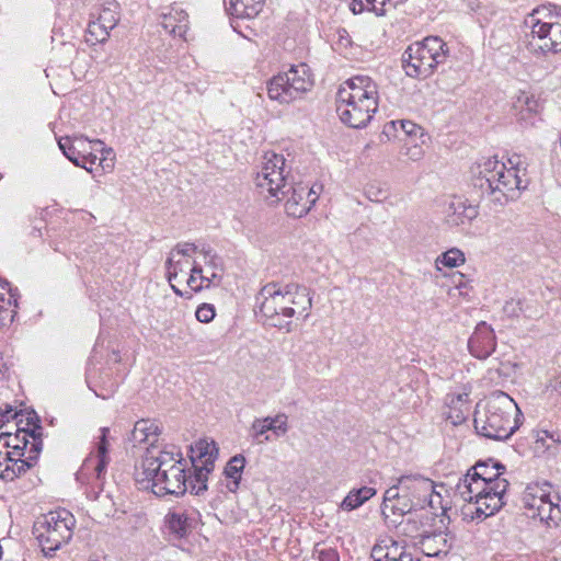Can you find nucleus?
I'll use <instances>...</instances> for the list:
<instances>
[{
  "instance_id": "1",
  "label": "nucleus",
  "mask_w": 561,
  "mask_h": 561,
  "mask_svg": "<svg viewBox=\"0 0 561 561\" xmlns=\"http://www.w3.org/2000/svg\"><path fill=\"white\" fill-rule=\"evenodd\" d=\"M505 467L493 459L479 461L459 478L455 485V496L468 504L465 516L471 519H484L494 515L505 504L504 496L508 481L501 476Z\"/></svg>"
},
{
  "instance_id": "2",
  "label": "nucleus",
  "mask_w": 561,
  "mask_h": 561,
  "mask_svg": "<svg viewBox=\"0 0 561 561\" xmlns=\"http://www.w3.org/2000/svg\"><path fill=\"white\" fill-rule=\"evenodd\" d=\"M256 304L265 324L291 332L293 319L306 320L310 316L312 295L298 283L270 282L260 289Z\"/></svg>"
},
{
  "instance_id": "3",
  "label": "nucleus",
  "mask_w": 561,
  "mask_h": 561,
  "mask_svg": "<svg viewBox=\"0 0 561 561\" xmlns=\"http://www.w3.org/2000/svg\"><path fill=\"white\" fill-rule=\"evenodd\" d=\"M479 168L477 185L501 204L516 199L528 186L527 163L519 154H513L506 162L488 158Z\"/></svg>"
},
{
  "instance_id": "4",
  "label": "nucleus",
  "mask_w": 561,
  "mask_h": 561,
  "mask_svg": "<svg viewBox=\"0 0 561 561\" xmlns=\"http://www.w3.org/2000/svg\"><path fill=\"white\" fill-rule=\"evenodd\" d=\"M378 87L368 76L347 79L336 92V113L352 128H363L378 110Z\"/></svg>"
},
{
  "instance_id": "5",
  "label": "nucleus",
  "mask_w": 561,
  "mask_h": 561,
  "mask_svg": "<svg viewBox=\"0 0 561 561\" xmlns=\"http://www.w3.org/2000/svg\"><path fill=\"white\" fill-rule=\"evenodd\" d=\"M522 420L517 403L507 393L494 391L476 405L473 424L479 435L505 440L520 426Z\"/></svg>"
},
{
  "instance_id": "6",
  "label": "nucleus",
  "mask_w": 561,
  "mask_h": 561,
  "mask_svg": "<svg viewBox=\"0 0 561 561\" xmlns=\"http://www.w3.org/2000/svg\"><path fill=\"white\" fill-rule=\"evenodd\" d=\"M530 28L526 48L535 57L561 53V13L556 5H540L525 19Z\"/></svg>"
},
{
  "instance_id": "7",
  "label": "nucleus",
  "mask_w": 561,
  "mask_h": 561,
  "mask_svg": "<svg viewBox=\"0 0 561 561\" xmlns=\"http://www.w3.org/2000/svg\"><path fill=\"white\" fill-rule=\"evenodd\" d=\"M75 526L76 518L67 510L51 511L38 516L33 525V535L44 557L53 558L57 550L67 545L73 536Z\"/></svg>"
},
{
  "instance_id": "8",
  "label": "nucleus",
  "mask_w": 561,
  "mask_h": 561,
  "mask_svg": "<svg viewBox=\"0 0 561 561\" xmlns=\"http://www.w3.org/2000/svg\"><path fill=\"white\" fill-rule=\"evenodd\" d=\"M446 43L437 36L425 37L411 44L402 55V67L407 76L415 79L428 78L438 65L447 59Z\"/></svg>"
},
{
  "instance_id": "9",
  "label": "nucleus",
  "mask_w": 561,
  "mask_h": 561,
  "mask_svg": "<svg viewBox=\"0 0 561 561\" xmlns=\"http://www.w3.org/2000/svg\"><path fill=\"white\" fill-rule=\"evenodd\" d=\"M181 449L173 444H151L146 448L139 467H136V480L152 484L163 473L185 466Z\"/></svg>"
},
{
  "instance_id": "10",
  "label": "nucleus",
  "mask_w": 561,
  "mask_h": 561,
  "mask_svg": "<svg viewBox=\"0 0 561 561\" xmlns=\"http://www.w3.org/2000/svg\"><path fill=\"white\" fill-rule=\"evenodd\" d=\"M552 485L545 482L530 483L523 494L524 507L531 518H539L549 527L561 523V499L551 495Z\"/></svg>"
},
{
  "instance_id": "11",
  "label": "nucleus",
  "mask_w": 561,
  "mask_h": 561,
  "mask_svg": "<svg viewBox=\"0 0 561 561\" xmlns=\"http://www.w3.org/2000/svg\"><path fill=\"white\" fill-rule=\"evenodd\" d=\"M313 84L306 64L291 66L284 73L274 76L267 83V95L279 103H290L309 91Z\"/></svg>"
},
{
  "instance_id": "12",
  "label": "nucleus",
  "mask_w": 561,
  "mask_h": 561,
  "mask_svg": "<svg viewBox=\"0 0 561 561\" xmlns=\"http://www.w3.org/2000/svg\"><path fill=\"white\" fill-rule=\"evenodd\" d=\"M100 432L101 435L99 436L95 450L90 453L77 472L78 481L92 484V490L87 493L91 500L99 499V492L95 489H102L106 467L110 463L108 443L106 439L108 428L102 427Z\"/></svg>"
},
{
  "instance_id": "13",
  "label": "nucleus",
  "mask_w": 561,
  "mask_h": 561,
  "mask_svg": "<svg viewBox=\"0 0 561 561\" xmlns=\"http://www.w3.org/2000/svg\"><path fill=\"white\" fill-rule=\"evenodd\" d=\"M288 171L283 154L268 151L263 157L262 168L255 178V184L261 194L267 193L275 202L280 201L286 186Z\"/></svg>"
},
{
  "instance_id": "14",
  "label": "nucleus",
  "mask_w": 561,
  "mask_h": 561,
  "mask_svg": "<svg viewBox=\"0 0 561 561\" xmlns=\"http://www.w3.org/2000/svg\"><path fill=\"white\" fill-rule=\"evenodd\" d=\"M399 486L402 492V499H410L416 505H420V508H424L426 505L433 510L438 507L445 508L442 505L440 493L436 491V485L428 478L419 473L401 476L399 478Z\"/></svg>"
},
{
  "instance_id": "15",
  "label": "nucleus",
  "mask_w": 561,
  "mask_h": 561,
  "mask_svg": "<svg viewBox=\"0 0 561 561\" xmlns=\"http://www.w3.org/2000/svg\"><path fill=\"white\" fill-rule=\"evenodd\" d=\"M218 456V448L215 442H207L205 439L197 442L191 447V463L195 472V481L197 484H192V493L201 495L207 490L208 476L214 470V463Z\"/></svg>"
},
{
  "instance_id": "16",
  "label": "nucleus",
  "mask_w": 561,
  "mask_h": 561,
  "mask_svg": "<svg viewBox=\"0 0 561 561\" xmlns=\"http://www.w3.org/2000/svg\"><path fill=\"white\" fill-rule=\"evenodd\" d=\"M91 20L87 30V43L95 45L104 43L110 36V32L119 22V3L116 0H108L95 8L90 14Z\"/></svg>"
},
{
  "instance_id": "17",
  "label": "nucleus",
  "mask_w": 561,
  "mask_h": 561,
  "mask_svg": "<svg viewBox=\"0 0 561 561\" xmlns=\"http://www.w3.org/2000/svg\"><path fill=\"white\" fill-rule=\"evenodd\" d=\"M192 484L195 481V472L187 474V463L180 468L171 470L170 473H163L161 478L154 479L151 490L157 496L174 495L182 496L187 490L192 492Z\"/></svg>"
},
{
  "instance_id": "18",
  "label": "nucleus",
  "mask_w": 561,
  "mask_h": 561,
  "mask_svg": "<svg viewBox=\"0 0 561 561\" xmlns=\"http://www.w3.org/2000/svg\"><path fill=\"white\" fill-rule=\"evenodd\" d=\"M41 427L32 431L18 430L15 434L9 432L0 433V447L11 448L10 453L21 457L24 455L23 450H27L31 460H37L42 450V438L39 431Z\"/></svg>"
},
{
  "instance_id": "19",
  "label": "nucleus",
  "mask_w": 561,
  "mask_h": 561,
  "mask_svg": "<svg viewBox=\"0 0 561 561\" xmlns=\"http://www.w3.org/2000/svg\"><path fill=\"white\" fill-rule=\"evenodd\" d=\"M321 190V185H312L310 187L302 183L291 187V195L285 203L287 215L294 218H301L307 215L318 201Z\"/></svg>"
},
{
  "instance_id": "20",
  "label": "nucleus",
  "mask_w": 561,
  "mask_h": 561,
  "mask_svg": "<svg viewBox=\"0 0 561 561\" xmlns=\"http://www.w3.org/2000/svg\"><path fill=\"white\" fill-rule=\"evenodd\" d=\"M374 561H420L403 541H397L392 537L378 540L371 550Z\"/></svg>"
},
{
  "instance_id": "21",
  "label": "nucleus",
  "mask_w": 561,
  "mask_h": 561,
  "mask_svg": "<svg viewBox=\"0 0 561 561\" xmlns=\"http://www.w3.org/2000/svg\"><path fill=\"white\" fill-rule=\"evenodd\" d=\"M496 346L494 331L485 322H480L468 341V348L472 356L479 359L488 358Z\"/></svg>"
},
{
  "instance_id": "22",
  "label": "nucleus",
  "mask_w": 561,
  "mask_h": 561,
  "mask_svg": "<svg viewBox=\"0 0 561 561\" xmlns=\"http://www.w3.org/2000/svg\"><path fill=\"white\" fill-rule=\"evenodd\" d=\"M478 208L462 197H453L445 210V221L450 227L470 224L477 216Z\"/></svg>"
},
{
  "instance_id": "23",
  "label": "nucleus",
  "mask_w": 561,
  "mask_h": 561,
  "mask_svg": "<svg viewBox=\"0 0 561 561\" xmlns=\"http://www.w3.org/2000/svg\"><path fill=\"white\" fill-rule=\"evenodd\" d=\"M470 391L463 388L459 393H449L446 396L444 412L446 420L453 425L462 424L470 413Z\"/></svg>"
},
{
  "instance_id": "24",
  "label": "nucleus",
  "mask_w": 561,
  "mask_h": 561,
  "mask_svg": "<svg viewBox=\"0 0 561 561\" xmlns=\"http://www.w3.org/2000/svg\"><path fill=\"white\" fill-rule=\"evenodd\" d=\"M165 527L170 535L176 539L187 537L194 529L196 518L193 512L183 508L170 511L164 518Z\"/></svg>"
},
{
  "instance_id": "25",
  "label": "nucleus",
  "mask_w": 561,
  "mask_h": 561,
  "mask_svg": "<svg viewBox=\"0 0 561 561\" xmlns=\"http://www.w3.org/2000/svg\"><path fill=\"white\" fill-rule=\"evenodd\" d=\"M36 460H31L30 455L26 459H21L14 453H2L0 450V478L5 481H12L26 472L34 466Z\"/></svg>"
},
{
  "instance_id": "26",
  "label": "nucleus",
  "mask_w": 561,
  "mask_h": 561,
  "mask_svg": "<svg viewBox=\"0 0 561 561\" xmlns=\"http://www.w3.org/2000/svg\"><path fill=\"white\" fill-rule=\"evenodd\" d=\"M161 25L173 36L184 38L188 30V15L183 9L172 7L168 12L162 13Z\"/></svg>"
},
{
  "instance_id": "27",
  "label": "nucleus",
  "mask_w": 561,
  "mask_h": 561,
  "mask_svg": "<svg viewBox=\"0 0 561 561\" xmlns=\"http://www.w3.org/2000/svg\"><path fill=\"white\" fill-rule=\"evenodd\" d=\"M503 311L508 317H525L528 319H536L541 314L539 304L534 299L518 298L511 299L505 302Z\"/></svg>"
},
{
  "instance_id": "28",
  "label": "nucleus",
  "mask_w": 561,
  "mask_h": 561,
  "mask_svg": "<svg viewBox=\"0 0 561 561\" xmlns=\"http://www.w3.org/2000/svg\"><path fill=\"white\" fill-rule=\"evenodd\" d=\"M16 295L8 282L0 279V328L12 323L16 314Z\"/></svg>"
},
{
  "instance_id": "29",
  "label": "nucleus",
  "mask_w": 561,
  "mask_h": 561,
  "mask_svg": "<svg viewBox=\"0 0 561 561\" xmlns=\"http://www.w3.org/2000/svg\"><path fill=\"white\" fill-rule=\"evenodd\" d=\"M265 0H225L226 11L238 19H253L259 15Z\"/></svg>"
},
{
  "instance_id": "30",
  "label": "nucleus",
  "mask_w": 561,
  "mask_h": 561,
  "mask_svg": "<svg viewBox=\"0 0 561 561\" xmlns=\"http://www.w3.org/2000/svg\"><path fill=\"white\" fill-rule=\"evenodd\" d=\"M159 426L150 420H140L136 422L131 432V440L135 444H159L158 436L160 435Z\"/></svg>"
},
{
  "instance_id": "31",
  "label": "nucleus",
  "mask_w": 561,
  "mask_h": 561,
  "mask_svg": "<svg viewBox=\"0 0 561 561\" xmlns=\"http://www.w3.org/2000/svg\"><path fill=\"white\" fill-rule=\"evenodd\" d=\"M244 465L245 458L242 455H236L227 462L224 474L230 480L227 484L229 491L236 492L239 489Z\"/></svg>"
},
{
  "instance_id": "32",
  "label": "nucleus",
  "mask_w": 561,
  "mask_h": 561,
  "mask_svg": "<svg viewBox=\"0 0 561 561\" xmlns=\"http://www.w3.org/2000/svg\"><path fill=\"white\" fill-rule=\"evenodd\" d=\"M398 126H400L401 130L405 135V141L413 142L414 140H421V144H425L426 135H424L421 126L414 124L411 121H391L385 126V133H388L390 129L398 130Z\"/></svg>"
},
{
  "instance_id": "33",
  "label": "nucleus",
  "mask_w": 561,
  "mask_h": 561,
  "mask_svg": "<svg viewBox=\"0 0 561 561\" xmlns=\"http://www.w3.org/2000/svg\"><path fill=\"white\" fill-rule=\"evenodd\" d=\"M376 494V490L370 486L353 489L342 501L340 507L343 511H353L362 506L366 501Z\"/></svg>"
},
{
  "instance_id": "34",
  "label": "nucleus",
  "mask_w": 561,
  "mask_h": 561,
  "mask_svg": "<svg viewBox=\"0 0 561 561\" xmlns=\"http://www.w3.org/2000/svg\"><path fill=\"white\" fill-rule=\"evenodd\" d=\"M421 548L428 557H436L442 552H446L448 549L446 535L439 533L423 536L421 540Z\"/></svg>"
},
{
  "instance_id": "35",
  "label": "nucleus",
  "mask_w": 561,
  "mask_h": 561,
  "mask_svg": "<svg viewBox=\"0 0 561 561\" xmlns=\"http://www.w3.org/2000/svg\"><path fill=\"white\" fill-rule=\"evenodd\" d=\"M188 260L172 256L171 253L165 262L167 278L169 283L179 282L183 283L186 275V270L190 267Z\"/></svg>"
},
{
  "instance_id": "36",
  "label": "nucleus",
  "mask_w": 561,
  "mask_h": 561,
  "mask_svg": "<svg viewBox=\"0 0 561 561\" xmlns=\"http://www.w3.org/2000/svg\"><path fill=\"white\" fill-rule=\"evenodd\" d=\"M58 146L62 153L71 161L75 165L85 169L88 172H91L90 168H87L85 162L82 161V150L78 148V146L71 142L70 137L60 138L58 140Z\"/></svg>"
},
{
  "instance_id": "37",
  "label": "nucleus",
  "mask_w": 561,
  "mask_h": 561,
  "mask_svg": "<svg viewBox=\"0 0 561 561\" xmlns=\"http://www.w3.org/2000/svg\"><path fill=\"white\" fill-rule=\"evenodd\" d=\"M267 432H272L275 438L286 435L289 431L288 415L279 412L274 416L263 417Z\"/></svg>"
},
{
  "instance_id": "38",
  "label": "nucleus",
  "mask_w": 561,
  "mask_h": 561,
  "mask_svg": "<svg viewBox=\"0 0 561 561\" xmlns=\"http://www.w3.org/2000/svg\"><path fill=\"white\" fill-rule=\"evenodd\" d=\"M197 252L204 256V262H205L206 266H213L214 271L211 273L222 277V274H224L222 259L210 247H206V245H203L202 248L198 247Z\"/></svg>"
},
{
  "instance_id": "39",
  "label": "nucleus",
  "mask_w": 561,
  "mask_h": 561,
  "mask_svg": "<svg viewBox=\"0 0 561 561\" xmlns=\"http://www.w3.org/2000/svg\"><path fill=\"white\" fill-rule=\"evenodd\" d=\"M221 276H218L214 273H210L209 277H204L202 280H199V277L190 274L187 278H184L183 283L190 287L193 291H199L203 288H209L210 286H217L221 282Z\"/></svg>"
},
{
  "instance_id": "40",
  "label": "nucleus",
  "mask_w": 561,
  "mask_h": 561,
  "mask_svg": "<svg viewBox=\"0 0 561 561\" xmlns=\"http://www.w3.org/2000/svg\"><path fill=\"white\" fill-rule=\"evenodd\" d=\"M249 435L255 444H264L272 440L263 417H256L253 420L249 428Z\"/></svg>"
},
{
  "instance_id": "41",
  "label": "nucleus",
  "mask_w": 561,
  "mask_h": 561,
  "mask_svg": "<svg viewBox=\"0 0 561 561\" xmlns=\"http://www.w3.org/2000/svg\"><path fill=\"white\" fill-rule=\"evenodd\" d=\"M92 150L101 151L102 158H100V165L102 167L103 170L113 169L115 154H114V151L112 148L104 147L103 141L95 139V140H93Z\"/></svg>"
},
{
  "instance_id": "42",
  "label": "nucleus",
  "mask_w": 561,
  "mask_h": 561,
  "mask_svg": "<svg viewBox=\"0 0 561 561\" xmlns=\"http://www.w3.org/2000/svg\"><path fill=\"white\" fill-rule=\"evenodd\" d=\"M376 0H352L350 3V9L354 14L363 13L364 11L375 12L377 15H383L386 9L379 8L376 3Z\"/></svg>"
},
{
  "instance_id": "43",
  "label": "nucleus",
  "mask_w": 561,
  "mask_h": 561,
  "mask_svg": "<svg viewBox=\"0 0 561 561\" xmlns=\"http://www.w3.org/2000/svg\"><path fill=\"white\" fill-rule=\"evenodd\" d=\"M465 262V255L463 253L458 249H450L442 254L437 259V263H440L448 267H456L459 266Z\"/></svg>"
},
{
  "instance_id": "44",
  "label": "nucleus",
  "mask_w": 561,
  "mask_h": 561,
  "mask_svg": "<svg viewBox=\"0 0 561 561\" xmlns=\"http://www.w3.org/2000/svg\"><path fill=\"white\" fill-rule=\"evenodd\" d=\"M400 500H403V499H402V492H401V489L399 486V481H398L397 484L390 486L385 492L383 502L381 505L382 514H386L391 508V504L393 502L400 501Z\"/></svg>"
},
{
  "instance_id": "45",
  "label": "nucleus",
  "mask_w": 561,
  "mask_h": 561,
  "mask_svg": "<svg viewBox=\"0 0 561 561\" xmlns=\"http://www.w3.org/2000/svg\"><path fill=\"white\" fill-rule=\"evenodd\" d=\"M514 107L516 110H519L520 112L526 110L528 112H536L538 107L537 101L534 99L533 95L522 92L514 103Z\"/></svg>"
},
{
  "instance_id": "46",
  "label": "nucleus",
  "mask_w": 561,
  "mask_h": 561,
  "mask_svg": "<svg viewBox=\"0 0 561 561\" xmlns=\"http://www.w3.org/2000/svg\"><path fill=\"white\" fill-rule=\"evenodd\" d=\"M198 250V245L191 242H180L178 243L171 251L172 256H178L180 259L187 260L193 253H196Z\"/></svg>"
},
{
  "instance_id": "47",
  "label": "nucleus",
  "mask_w": 561,
  "mask_h": 561,
  "mask_svg": "<svg viewBox=\"0 0 561 561\" xmlns=\"http://www.w3.org/2000/svg\"><path fill=\"white\" fill-rule=\"evenodd\" d=\"M463 275L457 274L453 276V284L454 286L449 288L448 296L450 298H458L461 296H468V287L462 282Z\"/></svg>"
},
{
  "instance_id": "48",
  "label": "nucleus",
  "mask_w": 561,
  "mask_h": 561,
  "mask_svg": "<svg viewBox=\"0 0 561 561\" xmlns=\"http://www.w3.org/2000/svg\"><path fill=\"white\" fill-rule=\"evenodd\" d=\"M417 508H420V505H416L413 501L407 499L393 502L389 511L393 514L405 515L407 513Z\"/></svg>"
},
{
  "instance_id": "49",
  "label": "nucleus",
  "mask_w": 561,
  "mask_h": 561,
  "mask_svg": "<svg viewBox=\"0 0 561 561\" xmlns=\"http://www.w3.org/2000/svg\"><path fill=\"white\" fill-rule=\"evenodd\" d=\"M196 319L202 323H208L210 322L215 316V307L210 304H203L198 306L196 312H195Z\"/></svg>"
},
{
  "instance_id": "50",
  "label": "nucleus",
  "mask_w": 561,
  "mask_h": 561,
  "mask_svg": "<svg viewBox=\"0 0 561 561\" xmlns=\"http://www.w3.org/2000/svg\"><path fill=\"white\" fill-rule=\"evenodd\" d=\"M313 553L317 554L319 561H340L339 553L333 548H321L320 545H316Z\"/></svg>"
},
{
  "instance_id": "51",
  "label": "nucleus",
  "mask_w": 561,
  "mask_h": 561,
  "mask_svg": "<svg viewBox=\"0 0 561 561\" xmlns=\"http://www.w3.org/2000/svg\"><path fill=\"white\" fill-rule=\"evenodd\" d=\"M421 145L422 144L421 142L419 144L417 140H414L413 142L405 141L404 142V147L407 149L405 154L409 156V158L414 161L421 159L423 156V150H422Z\"/></svg>"
},
{
  "instance_id": "52",
  "label": "nucleus",
  "mask_w": 561,
  "mask_h": 561,
  "mask_svg": "<svg viewBox=\"0 0 561 561\" xmlns=\"http://www.w3.org/2000/svg\"><path fill=\"white\" fill-rule=\"evenodd\" d=\"M71 142L73 145L78 146V148L80 150H82V153L88 152V149H87L88 146L90 147L91 150L93 147V140H88V138H85L83 136H75L73 138H71Z\"/></svg>"
},
{
  "instance_id": "53",
  "label": "nucleus",
  "mask_w": 561,
  "mask_h": 561,
  "mask_svg": "<svg viewBox=\"0 0 561 561\" xmlns=\"http://www.w3.org/2000/svg\"><path fill=\"white\" fill-rule=\"evenodd\" d=\"M18 413L13 410V408L9 404H5V408H0V423L3 424L9 422L12 419H15Z\"/></svg>"
},
{
  "instance_id": "54",
  "label": "nucleus",
  "mask_w": 561,
  "mask_h": 561,
  "mask_svg": "<svg viewBox=\"0 0 561 561\" xmlns=\"http://www.w3.org/2000/svg\"><path fill=\"white\" fill-rule=\"evenodd\" d=\"M191 274L199 277V280H202L204 277H209L210 273L208 271H205V268L202 267L201 264H198L196 261H194L191 264Z\"/></svg>"
},
{
  "instance_id": "55",
  "label": "nucleus",
  "mask_w": 561,
  "mask_h": 561,
  "mask_svg": "<svg viewBox=\"0 0 561 561\" xmlns=\"http://www.w3.org/2000/svg\"><path fill=\"white\" fill-rule=\"evenodd\" d=\"M96 160H100L95 153L92 151H88L87 153H82V161L87 164L93 165L95 164Z\"/></svg>"
},
{
  "instance_id": "56",
  "label": "nucleus",
  "mask_w": 561,
  "mask_h": 561,
  "mask_svg": "<svg viewBox=\"0 0 561 561\" xmlns=\"http://www.w3.org/2000/svg\"><path fill=\"white\" fill-rule=\"evenodd\" d=\"M551 388L561 397V375L554 378L551 382Z\"/></svg>"
},
{
  "instance_id": "57",
  "label": "nucleus",
  "mask_w": 561,
  "mask_h": 561,
  "mask_svg": "<svg viewBox=\"0 0 561 561\" xmlns=\"http://www.w3.org/2000/svg\"><path fill=\"white\" fill-rule=\"evenodd\" d=\"M176 284H180V283H179V282H172V283H170V285H171V287H172V290H173L178 296H180V297H184V296H185V297H187V298H188V297H190L188 293H187V291H186V293H183V291L178 287V285H176Z\"/></svg>"
},
{
  "instance_id": "58",
  "label": "nucleus",
  "mask_w": 561,
  "mask_h": 561,
  "mask_svg": "<svg viewBox=\"0 0 561 561\" xmlns=\"http://www.w3.org/2000/svg\"><path fill=\"white\" fill-rule=\"evenodd\" d=\"M387 0H376L375 3L379 7L385 9Z\"/></svg>"
},
{
  "instance_id": "59",
  "label": "nucleus",
  "mask_w": 561,
  "mask_h": 561,
  "mask_svg": "<svg viewBox=\"0 0 561 561\" xmlns=\"http://www.w3.org/2000/svg\"><path fill=\"white\" fill-rule=\"evenodd\" d=\"M205 271H208V273H211L214 270H213V266H206Z\"/></svg>"
},
{
  "instance_id": "60",
  "label": "nucleus",
  "mask_w": 561,
  "mask_h": 561,
  "mask_svg": "<svg viewBox=\"0 0 561 561\" xmlns=\"http://www.w3.org/2000/svg\"><path fill=\"white\" fill-rule=\"evenodd\" d=\"M2 178H3V176H2V174L0 173V181L2 180Z\"/></svg>"
},
{
  "instance_id": "61",
  "label": "nucleus",
  "mask_w": 561,
  "mask_h": 561,
  "mask_svg": "<svg viewBox=\"0 0 561 561\" xmlns=\"http://www.w3.org/2000/svg\"><path fill=\"white\" fill-rule=\"evenodd\" d=\"M88 561H99V560H88Z\"/></svg>"
}]
</instances>
